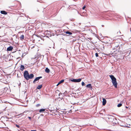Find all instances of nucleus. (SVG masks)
I'll use <instances>...</instances> for the list:
<instances>
[{"instance_id": "nucleus-63", "label": "nucleus", "mask_w": 131, "mask_h": 131, "mask_svg": "<svg viewBox=\"0 0 131 131\" xmlns=\"http://www.w3.org/2000/svg\"><path fill=\"white\" fill-rule=\"evenodd\" d=\"M4 111H5V108L4 109Z\"/></svg>"}, {"instance_id": "nucleus-47", "label": "nucleus", "mask_w": 131, "mask_h": 131, "mask_svg": "<svg viewBox=\"0 0 131 131\" xmlns=\"http://www.w3.org/2000/svg\"><path fill=\"white\" fill-rule=\"evenodd\" d=\"M125 107L126 108H128V106H125Z\"/></svg>"}, {"instance_id": "nucleus-24", "label": "nucleus", "mask_w": 131, "mask_h": 131, "mask_svg": "<svg viewBox=\"0 0 131 131\" xmlns=\"http://www.w3.org/2000/svg\"><path fill=\"white\" fill-rule=\"evenodd\" d=\"M45 108H41L39 110V111L40 113H42V112L45 111Z\"/></svg>"}, {"instance_id": "nucleus-28", "label": "nucleus", "mask_w": 131, "mask_h": 131, "mask_svg": "<svg viewBox=\"0 0 131 131\" xmlns=\"http://www.w3.org/2000/svg\"><path fill=\"white\" fill-rule=\"evenodd\" d=\"M117 124V123L115 122H112L111 124V125L112 126H115Z\"/></svg>"}, {"instance_id": "nucleus-35", "label": "nucleus", "mask_w": 131, "mask_h": 131, "mask_svg": "<svg viewBox=\"0 0 131 131\" xmlns=\"http://www.w3.org/2000/svg\"><path fill=\"white\" fill-rule=\"evenodd\" d=\"M13 36L14 37H15L16 38H17V35H13Z\"/></svg>"}, {"instance_id": "nucleus-3", "label": "nucleus", "mask_w": 131, "mask_h": 131, "mask_svg": "<svg viewBox=\"0 0 131 131\" xmlns=\"http://www.w3.org/2000/svg\"><path fill=\"white\" fill-rule=\"evenodd\" d=\"M69 81H71L74 83H79L80 82L81 80V78L74 79L73 78H70L69 79Z\"/></svg>"}, {"instance_id": "nucleus-1", "label": "nucleus", "mask_w": 131, "mask_h": 131, "mask_svg": "<svg viewBox=\"0 0 131 131\" xmlns=\"http://www.w3.org/2000/svg\"><path fill=\"white\" fill-rule=\"evenodd\" d=\"M23 76L24 78L27 80L29 79H32L34 77V75L33 73H31L29 74L28 71L27 70L24 71L23 73Z\"/></svg>"}, {"instance_id": "nucleus-27", "label": "nucleus", "mask_w": 131, "mask_h": 131, "mask_svg": "<svg viewBox=\"0 0 131 131\" xmlns=\"http://www.w3.org/2000/svg\"><path fill=\"white\" fill-rule=\"evenodd\" d=\"M50 112L53 113H56V112H57V109H54V110L52 111H50Z\"/></svg>"}, {"instance_id": "nucleus-20", "label": "nucleus", "mask_w": 131, "mask_h": 131, "mask_svg": "<svg viewBox=\"0 0 131 131\" xmlns=\"http://www.w3.org/2000/svg\"><path fill=\"white\" fill-rule=\"evenodd\" d=\"M25 68L24 65H21L19 69L21 70V71H23V70L25 69Z\"/></svg>"}, {"instance_id": "nucleus-7", "label": "nucleus", "mask_w": 131, "mask_h": 131, "mask_svg": "<svg viewBox=\"0 0 131 131\" xmlns=\"http://www.w3.org/2000/svg\"><path fill=\"white\" fill-rule=\"evenodd\" d=\"M119 100H118L117 101V102L118 103V104L117 105V106L118 107H120L121 106H122V104L125 103V101H124V100L121 101H120L119 103Z\"/></svg>"}, {"instance_id": "nucleus-32", "label": "nucleus", "mask_w": 131, "mask_h": 131, "mask_svg": "<svg viewBox=\"0 0 131 131\" xmlns=\"http://www.w3.org/2000/svg\"><path fill=\"white\" fill-rule=\"evenodd\" d=\"M15 125H16V126L17 127V128H20V126L19 125H18L17 124H16Z\"/></svg>"}, {"instance_id": "nucleus-52", "label": "nucleus", "mask_w": 131, "mask_h": 131, "mask_svg": "<svg viewBox=\"0 0 131 131\" xmlns=\"http://www.w3.org/2000/svg\"><path fill=\"white\" fill-rule=\"evenodd\" d=\"M70 20L71 21H73V19H70Z\"/></svg>"}, {"instance_id": "nucleus-41", "label": "nucleus", "mask_w": 131, "mask_h": 131, "mask_svg": "<svg viewBox=\"0 0 131 131\" xmlns=\"http://www.w3.org/2000/svg\"><path fill=\"white\" fill-rule=\"evenodd\" d=\"M81 89V88H80V87L77 89V90L80 91Z\"/></svg>"}, {"instance_id": "nucleus-6", "label": "nucleus", "mask_w": 131, "mask_h": 131, "mask_svg": "<svg viewBox=\"0 0 131 131\" xmlns=\"http://www.w3.org/2000/svg\"><path fill=\"white\" fill-rule=\"evenodd\" d=\"M87 99L85 100L84 99H83L81 100V101H80L79 102H78L76 103H74L73 104V105H74L75 104H78L79 103L80 104H82L83 103H84V102H85V101H87L88 99Z\"/></svg>"}, {"instance_id": "nucleus-61", "label": "nucleus", "mask_w": 131, "mask_h": 131, "mask_svg": "<svg viewBox=\"0 0 131 131\" xmlns=\"http://www.w3.org/2000/svg\"><path fill=\"white\" fill-rule=\"evenodd\" d=\"M107 43H108L107 42H106V43H106V44H107Z\"/></svg>"}, {"instance_id": "nucleus-21", "label": "nucleus", "mask_w": 131, "mask_h": 131, "mask_svg": "<svg viewBox=\"0 0 131 131\" xmlns=\"http://www.w3.org/2000/svg\"><path fill=\"white\" fill-rule=\"evenodd\" d=\"M42 86V84L38 85L36 89L40 90L41 89Z\"/></svg>"}, {"instance_id": "nucleus-48", "label": "nucleus", "mask_w": 131, "mask_h": 131, "mask_svg": "<svg viewBox=\"0 0 131 131\" xmlns=\"http://www.w3.org/2000/svg\"><path fill=\"white\" fill-rule=\"evenodd\" d=\"M20 85H21V83H20L18 85L19 86H20Z\"/></svg>"}, {"instance_id": "nucleus-23", "label": "nucleus", "mask_w": 131, "mask_h": 131, "mask_svg": "<svg viewBox=\"0 0 131 131\" xmlns=\"http://www.w3.org/2000/svg\"><path fill=\"white\" fill-rule=\"evenodd\" d=\"M120 125V126H122V127H126L127 128H131V125L129 126H128V125H126L125 124V125Z\"/></svg>"}, {"instance_id": "nucleus-57", "label": "nucleus", "mask_w": 131, "mask_h": 131, "mask_svg": "<svg viewBox=\"0 0 131 131\" xmlns=\"http://www.w3.org/2000/svg\"><path fill=\"white\" fill-rule=\"evenodd\" d=\"M99 114H103L102 113H100Z\"/></svg>"}, {"instance_id": "nucleus-44", "label": "nucleus", "mask_w": 131, "mask_h": 131, "mask_svg": "<svg viewBox=\"0 0 131 131\" xmlns=\"http://www.w3.org/2000/svg\"><path fill=\"white\" fill-rule=\"evenodd\" d=\"M48 34V35H50V36L51 37V36H50L51 35V34L50 33H48L47 34Z\"/></svg>"}, {"instance_id": "nucleus-8", "label": "nucleus", "mask_w": 131, "mask_h": 131, "mask_svg": "<svg viewBox=\"0 0 131 131\" xmlns=\"http://www.w3.org/2000/svg\"><path fill=\"white\" fill-rule=\"evenodd\" d=\"M15 101H17L18 102H20L21 103H24L26 101V99H23L22 100L21 99H14Z\"/></svg>"}, {"instance_id": "nucleus-4", "label": "nucleus", "mask_w": 131, "mask_h": 131, "mask_svg": "<svg viewBox=\"0 0 131 131\" xmlns=\"http://www.w3.org/2000/svg\"><path fill=\"white\" fill-rule=\"evenodd\" d=\"M113 49L115 50L114 51V52L117 51L119 52L120 51L119 45H116L114 48H113Z\"/></svg>"}, {"instance_id": "nucleus-54", "label": "nucleus", "mask_w": 131, "mask_h": 131, "mask_svg": "<svg viewBox=\"0 0 131 131\" xmlns=\"http://www.w3.org/2000/svg\"><path fill=\"white\" fill-rule=\"evenodd\" d=\"M112 40V39H110V40H109V41H111Z\"/></svg>"}, {"instance_id": "nucleus-16", "label": "nucleus", "mask_w": 131, "mask_h": 131, "mask_svg": "<svg viewBox=\"0 0 131 131\" xmlns=\"http://www.w3.org/2000/svg\"><path fill=\"white\" fill-rule=\"evenodd\" d=\"M0 12L2 14H3L6 15L7 14V12H6L4 10L1 11Z\"/></svg>"}, {"instance_id": "nucleus-37", "label": "nucleus", "mask_w": 131, "mask_h": 131, "mask_svg": "<svg viewBox=\"0 0 131 131\" xmlns=\"http://www.w3.org/2000/svg\"><path fill=\"white\" fill-rule=\"evenodd\" d=\"M40 106V104H38L36 105V107H38Z\"/></svg>"}, {"instance_id": "nucleus-56", "label": "nucleus", "mask_w": 131, "mask_h": 131, "mask_svg": "<svg viewBox=\"0 0 131 131\" xmlns=\"http://www.w3.org/2000/svg\"><path fill=\"white\" fill-rule=\"evenodd\" d=\"M125 110H124L123 109H122V112H124L125 111Z\"/></svg>"}, {"instance_id": "nucleus-10", "label": "nucleus", "mask_w": 131, "mask_h": 131, "mask_svg": "<svg viewBox=\"0 0 131 131\" xmlns=\"http://www.w3.org/2000/svg\"><path fill=\"white\" fill-rule=\"evenodd\" d=\"M50 105L49 106L48 109H49L50 112L54 110V109H57V107H50Z\"/></svg>"}, {"instance_id": "nucleus-17", "label": "nucleus", "mask_w": 131, "mask_h": 131, "mask_svg": "<svg viewBox=\"0 0 131 131\" xmlns=\"http://www.w3.org/2000/svg\"><path fill=\"white\" fill-rule=\"evenodd\" d=\"M59 99V101H60V100H61L62 99ZM53 103H54L55 104V103H57V102H56L57 100H58V99H55L54 100V99H53Z\"/></svg>"}, {"instance_id": "nucleus-53", "label": "nucleus", "mask_w": 131, "mask_h": 131, "mask_svg": "<svg viewBox=\"0 0 131 131\" xmlns=\"http://www.w3.org/2000/svg\"><path fill=\"white\" fill-rule=\"evenodd\" d=\"M96 49H97V50H98L99 52V49L98 48H96Z\"/></svg>"}, {"instance_id": "nucleus-11", "label": "nucleus", "mask_w": 131, "mask_h": 131, "mask_svg": "<svg viewBox=\"0 0 131 131\" xmlns=\"http://www.w3.org/2000/svg\"><path fill=\"white\" fill-rule=\"evenodd\" d=\"M106 99H100V101L102 103V105L104 106L106 103Z\"/></svg>"}, {"instance_id": "nucleus-12", "label": "nucleus", "mask_w": 131, "mask_h": 131, "mask_svg": "<svg viewBox=\"0 0 131 131\" xmlns=\"http://www.w3.org/2000/svg\"><path fill=\"white\" fill-rule=\"evenodd\" d=\"M2 99H0V103H3L4 102V103H9V104H10L11 105H12V104H13V103H9V102H8L7 101H5L4 100H2Z\"/></svg>"}, {"instance_id": "nucleus-30", "label": "nucleus", "mask_w": 131, "mask_h": 131, "mask_svg": "<svg viewBox=\"0 0 131 131\" xmlns=\"http://www.w3.org/2000/svg\"><path fill=\"white\" fill-rule=\"evenodd\" d=\"M95 56L96 57H99V56L98 54L97 53H95Z\"/></svg>"}, {"instance_id": "nucleus-55", "label": "nucleus", "mask_w": 131, "mask_h": 131, "mask_svg": "<svg viewBox=\"0 0 131 131\" xmlns=\"http://www.w3.org/2000/svg\"><path fill=\"white\" fill-rule=\"evenodd\" d=\"M104 25H102V27H104Z\"/></svg>"}, {"instance_id": "nucleus-5", "label": "nucleus", "mask_w": 131, "mask_h": 131, "mask_svg": "<svg viewBox=\"0 0 131 131\" xmlns=\"http://www.w3.org/2000/svg\"><path fill=\"white\" fill-rule=\"evenodd\" d=\"M106 13L108 15L111 17H115L116 15V14L114 13V11H112L111 12L108 13V11H106Z\"/></svg>"}, {"instance_id": "nucleus-39", "label": "nucleus", "mask_w": 131, "mask_h": 131, "mask_svg": "<svg viewBox=\"0 0 131 131\" xmlns=\"http://www.w3.org/2000/svg\"><path fill=\"white\" fill-rule=\"evenodd\" d=\"M72 112L71 110H70L69 111H68V113H71Z\"/></svg>"}, {"instance_id": "nucleus-26", "label": "nucleus", "mask_w": 131, "mask_h": 131, "mask_svg": "<svg viewBox=\"0 0 131 131\" xmlns=\"http://www.w3.org/2000/svg\"><path fill=\"white\" fill-rule=\"evenodd\" d=\"M24 35H21L20 37V38L21 40H22L24 39Z\"/></svg>"}, {"instance_id": "nucleus-49", "label": "nucleus", "mask_w": 131, "mask_h": 131, "mask_svg": "<svg viewBox=\"0 0 131 131\" xmlns=\"http://www.w3.org/2000/svg\"><path fill=\"white\" fill-rule=\"evenodd\" d=\"M8 89V88H5V90H7Z\"/></svg>"}, {"instance_id": "nucleus-51", "label": "nucleus", "mask_w": 131, "mask_h": 131, "mask_svg": "<svg viewBox=\"0 0 131 131\" xmlns=\"http://www.w3.org/2000/svg\"><path fill=\"white\" fill-rule=\"evenodd\" d=\"M6 118H7V119H9V117H7V116H6Z\"/></svg>"}, {"instance_id": "nucleus-40", "label": "nucleus", "mask_w": 131, "mask_h": 131, "mask_svg": "<svg viewBox=\"0 0 131 131\" xmlns=\"http://www.w3.org/2000/svg\"><path fill=\"white\" fill-rule=\"evenodd\" d=\"M67 91H65V92H64V93H63V95H65V93H66V92L67 93Z\"/></svg>"}, {"instance_id": "nucleus-36", "label": "nucleus", "mask_w": 131, "mask_h": 131, "mask_svg": "<svg viewBox=\"0 0 131 131\" xmlns=\"http://www.w3.org/2000/svg\"><path fill=\"white\" fill-rule=\"evenodd\" d=\"M53 60L54 61H56L57 60V59L56 58L54 57L53 58Z\"/></svg>"}, {"instance_id": "nucleus-46", "label": "nucleus", "mask_w": 131, "mask_h": 131, "mask_svg": "<svg viewBox=\"0 0 131 131\" xmlns=\"http://www.w3.org/2000/svg\"><path fill=\"white\" fill-rule=\"evenodd\" d=\"M88 39L90 40H91L92 39V38H88Z\"/></svg>"}, {"instance_id": "nucleus-50", "label": "nucleus", "mask_w": 131, "mask_h": 131, "mask_svg": "<svg viewBox=\"0 0 131 131\" xmlns=\"http://www.w3.org/2000/svg\"><path fill=\"white\" fill-rule=\"evenodd\" d=\"M40 116H43L44 115L43 114H41Z\"/></svg>"}, {"instance_id": "nucleus-31", "label": "nucleus", "mask_w": 131, "mask_h": 131, "mask_svg": "<svg viewBox=\"0 0 131 131\" xmlns=\"http://www.w3.org/2000/svg\"><path fill=\"white\" fill-rule=\"evenodd\" d=\"M86 6L85 5H84L82 7V9L83 10H84L85 9V8L86 7Z\"/></svg>"}, {"instance_id": "nucleus-19", "label": "nucleus", "mask_w": 131, "mask_h": 131, "mask_svg": "<svg viewBox=\"0 0 131 131\" xmlns=\"http://www.w3.org/2000/svg\"><path fill=\"white\" fill-rule=\"evenodd\" d=\"M64 79H62L57 84L56 86H58L60 84L62 83L64 81Z\"/></svg>"}, {"instance_id": "nucleus-43", "label": "nucleus", "mask_w": 131, "mask_h": 131, "mask_svg": "<svg viewBox=\"0 0 131 131\" xmlns=\"http://www.w3.org/2000/svg\"><path fill=\"white\" fill-rule=\"evenodd\" d=\"M40 1H41V0H37V2H40V3H41V2H40Z\"/></svg>"}, {"instance_id": "nucleus-15", "label": "nucleus", "mask_w": 131, "mask_h": 131, "mask_svg": "<svg viewBox=\"0 0 131 131\" xmlns=\"http://www.w3.org/2000/svg\"><path fill=\"white\" fill-rule=\"evenodd\" d=\"M108 119L109 121L111 123L113 122L114 120V118L113 117H108Z\"/></svg>"}, {"instance_id": "nucleus-14", "label": "nucleus", "mask_w": 131, "mask_h": 131, "mask_svg": "<svg viewBox=\"0 0 131 131\" xmlns=\"http://www.w3.org/2000/svg\"><path fill=\"white\" fill-rule=\"evenodd\" d=\"M86 87L87 88L90 89H92V85L90 83H89L87 84L86 85Z\"/></svg>"}, {"instance_id": "nucleus-62", "label": "nucleus", "mask_w": 131, "mask_h": 131, "mask_svg": "<svg viewBox=\"0 0 131 131\" xmlns=\"http://www.w3.org/2000/svg\"><path fill=\"white\" fill-rule=\"evenodd\" d=\"M35 99V100L36 101L37 100V99Z\"/></svg>"}, {"instance_id": "nucleus-2", "label": "nucleus", "mask_w": 131, "mask_h": 131, "mask_svg": "<svg viewBox=\"0 0 131 131\" xmlns=\"http://www.w3.org/2000/svg\"><path fill=\"white\" fill-rule=\"evenodd\" d=\"M109 76L111 79V82L112 83L113 85L114 86L115 88H117L118 84L117 82L116 78L112 75H109Z\"/></svg>"}, {"instance_id": "nucleus-22", "label": "nucleus", "mask_w": 131, "mask_h": 131, "mask_svg": "<svg viewBox=\"0 0 131 131\" xmlns=\"http://www.w3.org/2000/svg\"><path fill=\"white\" fill-rule=\"evenodd\" d=\"M2 57L3 58L4 60L6 59H7L8 58V55L4 54L3 56Z\"/></svg>"}, {"instance_id": "nucleus-60", "label": "nucleus", "mask_w": 131, "mask_h": 131, "mask_svg": "<svg viewBox=\"0 0 131 131\" xmlns=\"http://www.w3.org/2000/svg\"><path fill=\"white\" fill-rule=\"evenodd\" d=\"M95 46L96 47H98V46H96L95 45Z\"/></svg>"}, {"instance_id": "nucleus-9", "label": "nucleus", "mask_w": 131, "mask_h": 131, "mask_svg": "<svg viewBox=\"0 0 131 131\" xmlns=\"http://www.w3.org/2000/svg\"><path fill=\"white\" fill-rule=\"evenodd\" d=\"M42 78V76H40L36 77L33 81V83L35 84L36 81H39V80L40 79Z\"/></svg>"}, {"instance_id": "nucleus-64", "label": "nucleus", "mask_w": 131, "mask_h": 131, "mask_svg": "<svg viewBox=\"0 0 131 131\" xmlns=\"http://www.w3.org/2000/svg\"><path fill=\"white\" fill-rule=\"evenodd\" d=\"M74 1H76L77 0H73Z\"/></svg>"}, {"instance_id": "nucleus-13", "label": "nucleus", "mask_w": 131, "mask_h": 131, "mask_svg": "<svg viewBox=\"0 0 131 131\" xmlns=\"http://www.w3.org/2000/svg\"><path fill=\"white\" fill-rule=\"evenodd\" d=\"M13 49V47L12 46H10L7 49V51H12Z\"/></svg>"}, {"instance_id": "nucleus-38", "label": "nucleus", "mask_w": 131, "mask_h": 131, "mask_svg": "<svg viewBox=\"0 0 131 131\" xmlns=\"http://www.w3.org/2000/svg\"><path fill=\"white\" fill-rule=\"evenodd\" d=\"M62 95V93H60L59 94V96H60L61 95Z\"/></svg>"}, {"instance_id": "nucleus-42", "label": "nucleus", "mask_w": 131, "mask_h": 131, "mask_svg": "<svg viewBox=\"0 0 131 131\" xmlns=\"http://www.w3.org/2000/svg\"><path fill=\"white\" fill-rule=\"evenodd\" d=\"M77 12H78V14H80V15L81 16H83L81 14H80L79 12L78 11H77Z\"/></svg>"}, {"instance_id": "nucleus-45", "label": "nucleus", "mask_w": 131, "mask_h": 131, "mask_svg": "<svg viewBox=\"0 0 131 131\" xmlns=\"http://www.w3.org/2000/svg\"><path fill=\"white\" fill-rule=\"evenodd\" d=\"M30 131H37L36 130H32Z\"/></svg>"}, {"instance_id": "nucleus-59", "label": "nucleus", "mask_w": 131, "mask_h": 131, "mask_svg": "<svg viewBox=\"0 0 131 131\" xmlns=\"http://www.w3.org/2000/svg\"><path fill=\"white\" fill-rule=\"evenodd\" d=\"M46 37H47L48 38H49V37L48 36H46Z\"/></svg>"}, {"instance_id": "nucleus-18", "label": "nucleus", "mask_w": 131, "mask_h": 131, "mask_svg": "<svg viewBox=\"0 0 131 131\" xmlns=\"http://www.w3.org/2000/svg\"><path fill=\"white\" fill-rule=\"evenodd\" d=\"M45 71L46 72L48 73H50V70L48 67L46 68Z\"/></svg>"}, {"instance_id": "nucleus-29", "label": "nucleus", "mask_w": 131, "mask_h": 131, "mask_svg": "<svg viewBox=\"0 0 131 131\" xmlns=\"http://www.w3.org/2000/svg\"><path fill=\"white\" fill-rule=\"evenodd\" d=\"M81 85L82 86H84L85 85V83L83 81H82L81 83Z\"/></svg>"}, {"instance_id": "nucleus-58", "label": "nucleus", "mask_w": 131, "mask_h": 131, "mask_svg": "<svg viewBox=\"0 0 131 131\" xmlns=\"http://www.w3.org/2000/svg\"><path fill=\"white\" fill-rule=\"evenodd\" d=\"M40 117L39 116L38 118V119H39Z\"/></svg>"}, {"instance_id": "nucleus-33", "label": "nucleus", "mask_w": 131, "mask_h": 131, "mask_svg": "<svg viewBox=\"0 0 131 131\" xmlns=\"http://www.w3.org/2000/svg\"><path fill=\"white\" fill-rule=\"evenodd\" d=\"M28 118L31 121V117L30 116H28Z\"/></svg>"}, {"instance_id": "nucleus-25", "label": "nucleus", "mask_w": 131, "mask_h": 131, "mask_svg": "<svg viewBox=\"0 0 131 131\" xmlns=\"http://www.w3.org/2000/svg\"><path fill=\"white\" fill-rule=\"evenodd\" d=\"M65 32L66 34H68L69 35H72V32L69 31H67L65 32Z\"/></svg>"}, {"instance_id": "nucleus-34", "label": "nucleus", "mask_w": 131, "mask_h": 131, "mask_svg": "<svg viewBox=\"0 0 131 131\" xmlns=\"http://www.w3.org/2000/svg\"><path fill=\"white\" fill-rule=\"evenodd\" d=\"M35 35L37 37H38L39 38L40 37V36L38 34H36Z\"/></svg>"}]
</instances>
